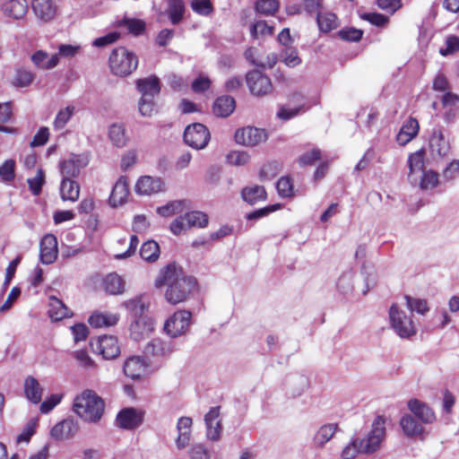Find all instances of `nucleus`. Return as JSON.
I'll use <instances>...</instances> for the list:
<instances>
[{
  "label": "nucleus",
  "instance_id": "f257e3e1",
  "mask_svg": "<svg viewBox=\"0 0 459 459\" xmlns=\"http://www.w3.org/2000/svg\"><path fill=\"white\" fill-rule=\"evenodd\" d=\"M156 287L166 286L165 298L172 305H177L186 300L197 285L196 280L187 276L175 264H169L160 272L155 281Z\"/></svg>",
  "mask_w": 459,
  "mask_h": 459
},
{
  "label": "nucleus",
  "instance_id": "f03ea898",
  "mask_svg": "<svg viewBox=\"0 0 459 459\" xmlns=\"http://www.w3.org/2000/svg\"><path fill=\"white\" fill-rule=\"evenodd\" d=\"M385 436V419L378 415L374 420L370 431L363 438L353 437L342 449V459H354L358 454L372 455L377 452Z\"/></svg>",
  "mask_w": 459,
  "mask_h": 459
},
{
  "label": "nucleus",
  "instance_id": "7ed1b4c3",
  "mask_svg": "<svg viewBox=\"0 0 459 459\" xmlns=\"http://www.w3.org/2000/svg\"><path fill=\"white\" fill-rule=\"evenodd\" d=\"M105 403L92 390H84L74 400L73 411L84 421L97 423L102 418Z\"/></svg>",
  "mask_w": 459,
  "mask_h": 459
},
{
  "label": "nucleus",
  "instance_id": "20e7f679",
  "mask_svg": "<svg viewBox=\"0 0 459 459\" xmlns=\"http://www.w3.org/2000/svg\"><path fill=\"white\" fill-rule=\"evenodd\" d=\"M135 84L142 95L138 101L139 112L143 117H152L155 112L156 107L154 99L160 92V79L155 75H151L146 78L138 79Z\"/></svg>",
  "mask_w": 459,
  "mask_h": 459
},
{
  "label": "nucleus",
  "instance_id": "39448f33",
  "mask_svg": "<svg viewBox=\"0 0 459 459\" xmlns=\"http://www.w3.org/2000/svg\"><path fill=\"white\" fill-rule=\"evenodd\" d=\"M108 65L113 74L126 77L137 68L138 57L126 48L119 47L110 53Z\"/></svg>",
  "mask_w": 459,
  "mask_h": 459
},
{
  "label": "nucleus",
  "instance_id": "423d86ee",
  "mask_svg": "<svg viewBox=\"0 0 459 459\" xmlns=\"http://www.w3.org/2000/svg\"><path fill=\"white\" fill-rule=\"evenodd\" d=\"M391 326L401 338H410L416 334L417 330L411 316L400 309L395 304L389 309Z\"/></svg>",
  "mask_w": 459,
  "mask_h": 459
},
{
  "label": "nucleus",
  "instance_id": "0eeeda50",
  "mask_svg": "<svg viewBox=\"0 0 459 459\" xmlns=\"http://www.w3.org/2000/svg\"><path fill=\"white\" fill-rule=\"evenodd\" d=\"M209 217L206 213L200 211H193L178 217L170 224V230L175 235H179L182 231L192 227L205 228L208 225Z\"/></svg>",
  "mask_w": 459,
  "mask_h": 459
},
{
  "label": "nucleus",
  "instance_id": "6e6552de",
  "mask_svg": "<svg viewBox=\"0 0 459 459\" xmlns=\"http://www.w3.org/2000/svg\"><path fill=\"white\" fill-rule=\"evenodd\" d=\"M192 314L188 310L175 312L164 325V330L172 338L186 333L191 325Z\"/></svg>",
  "mask_w": 459,
  "mask_h": 459
},
{
  "label": "nucleus",
  "instance_id": "1a4fd4ad",
  "mask_svg": "<svg viewBox=\"0 0 459 459\" xmlns=\"http://www.w3.org/2000/svg\"><path fill=\"white\" fill-rule=\"evenodd\" d=\"M184 141L194 149H204L210 141V132L208 128L201 123L189 125L185 129Z\"/></svg>",
  "mask_w": 459,
  "mask_h": 459
},
{
  "label": "nucleus",
  "instance_id": "9d476101",
  "mask_svg": "<svg viewBox=\"0 0 459 459\" xmlns=\"http://www.w3.org/2000/svg\"><path fill=\"white\" fill-rule=\"evenodd\" d=\"M247 84L255 96H264L273 90L271 79L258 70H253L246 75Z\"/></svg>",
  "mask_w": 459,
  "mask_h": 459
},
{
  "label": "nucleus",
  "instance_id": "9b49d317",
  "mask_svg": "<svg viewBox=\"0 0 459 459\" xmlns=\"http://www.w3.org/2000/svg\"><path fill=\"white\" fill-rule=\"evenodd\" d=\"M89 163V159L85 155H71L67 160L60 163V172L63 179H72L79 176L82 169L85 168Z\"/></svg>",
  "mask_w": 459,
  "mask_h": 459
},
{
  "label": "nucleus",
  "instance_id": "f8f14e48",
  "mask_svg": "<svg viewBox=\"0 0 459 459\" xmlns=\"http://www.w3.org/2000/svg\"><path fill=\"white\" fill-rule=\"evenodd\" d=\"M266 140V134L264 130L256 127H244L238 129L235 133V141L237 143L255 146Z\"/></svg>",
  "mask_w": 459,
  "mask_h": 459
},
{
  "label": "nucleus",
  "instance_id": "ddd939ff",
  "mask_svg": "<svg viewBox=\"0 0 459 459\" xmlns=\"http://www.w3.org/2000/svg\"><path fill=\"white\" fill-rule=\"evenodd\" d=\"M0 10L5 17L20 21L27 14L28 4L26 0H4Z\"/></svg>",
  "mask_w": 459,
  "mask_h": 459
},
{
  "label": "nucleus",
  "instance_id": "4468645a",
  "mask_svg": "<svg viewBox=\"0 0 459 459\" xmlns=\"http://www.w3.org/2000/svg\"><path fill=\"white\" fill-rule=\"evenodd\" d=\"M31 8L37 19L43 22L52 21L57 13V5L53 0H31Z\"/></svg>",
  "mask_w": 459,
  "mask_h": 459
},
{
  "label": "nucleus",
  "instance_id": "2eb2a0df",
  "mask_svg": "<svg viewBox=\"0 0 459 459\" xmlns=\"http://www.w3.org/2000/svg\"><path fill=\"white\" fill-rule=\"evenodd\" d=\"M79 430L78 421L68 418L56 423L50 431L51 437L56 440L68 439L74 437Z\"/></svg>",
  "mask_w": 459,
  "mask_h": 459
},
{
  "label": "nucleus",
  "instance_id": "dca6fc26",
  "mask_svg": "<svg viewBox=\"0 0 459 459\" xmlns=\"http://www.w3.org/2000/svg\"><path fill=\"white\" fill-rule=\"evenodd\" d=\"M174 351L175 345L172 342L155 338L146 344L143 352L146 356L166 358L171 355Z\"/></svg>",
  "mask_w": 459,
  "mask_h": 459
},
{
  "label": "nucleus",
  "instance_id": "f3484780",
  "mask_svg": "<svg viewBox=\"0 0 459 459\" xmlns=\"http://www.w3.org/2000/svg\"><path fill=\"white\" fill-rule=\"evenodd\" d=\"M408 408L411 411V415L422 424H431L436 420V415L433 410L420 400H410L408 402Z\"/></svg>",
  "mask_w": 459,
  "mask_h": 459
},
{
  "label": "nucleus",
  "instance_id": "a211bd4d",
  "mask_svg": "<svg viewBox=\"0 0 459 459\" xmlns=\"http://www.w3.org/2000/svg\"><path fill=\"white\" fill-rule=\"evenodd\" d=\"M429 147L433 153L437 154L439 157H446L450 152V143L445 138L443 129L440 126L433 128L429 139Z\"/></svg>",
  "mask_w": 459,
  "mask_h": 459
},
{
  "label": "nucleus",
  "instance_id": "6ab92c4d",
  "mask_svg": "<svg viewBox=\"0 0 459 459\" xmlns=\"http://www.w3.org/2000/svg\"><path fill=\"white\" fill-rule=\"evenodd\" d=\"M220 407H212L204 416L206 437L212 441H217L221 437V424L219 420Z\"/></svg>",
  "mask_w": 459,
  "mask_h": 459
},
{
  "label": "nucleus",
  "instance_id": "aec40b11",
  "mask_svg": "<svg viewBox=\"0 0 459 459\" xmlns=\"http://www.w3.org/2000/svg\"><path fill=\"white\" fill-rule=\"evenodd\" d=\"M193 420L190 417H180L177 423L178 437L175 440L176 446L181 450L186 448L191 440Z\"/></svg>",
  "mask_w": 459,
  "mask_h": 459
},
{
  "label": "nucleus",
  "instance_id": "412c9836",
  "mask_svg": "<svg viewBox=\"0 0 459 459\" xmlns=\"http://www.w3.org/2000/svg\"><path fill=\"white\" fill-rule=\"evenodd\" d=\"M57 257V240L52 234L46 235L40 241V261L50 264Z\"/></svg>",
  "mask_w": 459,
  "mask_h": 459
},
{
  "label": "nucleus",
  "instance_id": "4be33fe9",
  "mask_svg": "<svg viewBox=\"0 0 459 459\" xmlns=\"http://www.w3.org/2000/svg\"><path fill=\"white\" fill-rule=\"evenodd\" d=\"M153 330V321L149 316L134 318L130 325V335L134 341L147 337Z\"/></svg>",
  "mask_w": 459,
  "mask_h": 459
},
{
  "label": "nucleus",
  "instance_id": "5701e85b",
  "mask_svg": "<svg viewBox=\"0 0 459 459\" xmlns=\"http://www.w3.org/2000/svg\"><path fill=\"white\" fill-rule=\"evenodd\" d=\"M97 349L106 359H114L120 354L117 338L112 335L100 337Z\"/></svg>",
  "mask_w": 459,
  "mask_h": 459
},
{
  "label": "nucleus",
  "instance_id": "b1692460",
  "mask_svg": "<svg viewBox=\"0 0 459 459\" xmlns=\"http://www.w3.org/2000/svg\"><path fill=\"white\" fill-rule=\"evenodd\" d=\"M164 190V183L160 178L144 176L138 179L135 191L139 195H150Z\"/></svg>",
  "mask_w": 459,
  "mask_h": 459
},
{
  "label": "nucleus",
  "instance_id": "393cba45",
  "mask_svg": "<svg viewBox=\"0 0 459 459\" xmlns=\"http://www.w3.org/2000/svg\"><path fill=\"white\" fill-rule=\"evenodd\" d=\"M400 427L403 434L408 437H420L424 435L425 429L422 423L411 414H405L400 420Z\"/></svg>",
  "mask_w": 459,
  "mask_h": 459
},
{
  "label": "nucleus",
  "instance_id": "a878e982",
  "mask_svg": "<svg viewBox=\"0 0 459 459\" xmlns=\"http://www.w3.org/2000/svg\"><path fill=\"white\" fill-rule=\"evenodd\" d=\"M142 422L141 416L134 408H126L117 416V424L122 429H133Z\"/></svg>",
  "mask_w": 459,
  "mask_h": 459
},
{
  "label": "nucleus",
  "instance_id": "bb28decb",
  "mask_svg": "<svg viewBox=\"0 0 459 459\" xmlns=\"http://www.w3.org/2000/svg\"><path fill=\"white\" fill-rule=\"evenodd\" d=\"M147 364L139 356H132L124 363L125 375L132 379H138L144 373Z\"/></svg>",
  "mask_w": 459,
  "mask_h": 459
},
{
  "label": "nucleus",
  "instance_id": "cd10ccee",
  "mask_svg": "<svg viewBox=\"0 0 459 459\" xmlns=\"http://www.w3.org/2000/svg\"><path fill=\"white\" fill-rule=\"evenodd\" d=\"M123 305L134 318L146 316L144 313L149 307V299L146 295L141 294L125 301Z\"/></svg>",
  "mask_w": 459,
  "mask_h": 459
},
{
  "label": "nucleus",
  "instance_id": "c85d7f7f",
  "mask_svg": "<svg viewBox=\"0 0 459 459\" xmlns=\"http://www.w3.org/2000/svg\"><path fill=\"white\" fill-rule=\"evenodd\" d=\"M129 194L128 185L126 177H120L115 184L109 196V204L116 207L123 204Z\"/></svg>",
  "mask_w": 459,
  "mask_h": 459
},
{
  "label": "nucleus",
  "instance_id": "c756f323",
  "mask_svg": "<svg viewBox=\"0 0 459 459\" xmlns=\"http://www.w3.org/2000/svg\"><path fill=\"white\" fill-rule=\"evenodd\" d=\"M236 108L234 98L227 95L218 97L212 106V111L215 116L221 117H229Z\"/></svg>",
  "mask_w": 459,
  "mask_h": 459
},
{
  "label": "nucleus",
  "instance_id": "7c9ffc66",
  "mask_svg": "<svg viewBox=\"0 0 459 459\" xmlns=\"http://www.w3.org/2000/svg\"><path fill=\"white\" fill-rule=\"evenodd\" d=\"M108 135L110 142L117 148H123L126 145L129 138L123 124L114 123L109 126Z\"/></svg>",
  "mask_w": 459,
  "mask_h": 459
},
{
  "label": "nucleus",
  "instance_id": "2f4dec72",
  "mask_svg": "<svg viewBox=\"0 0 459 459\" xmlns=\"http://www.w3.org/2000/svg\"><path fill=\"white\" fill-rule=\"evenodd\" d=\"M103 287L110 295H119L125 290V281L116 273H108L103 280Z\"/></svg>",
  "mask_w": 459,
  "mask_h": 459
},
{
  "label": "nucleus",
  "instance_id": "473e14b6",
  "mask_svg": "<svg viewBox=\"0 0 459 459\" xmlns=\"http://www.w3.org/2000/svg\"><path fill=\"white\" fill-rule=\"evenodd\" d=\"M42 387L33 377H28L24 382V393L26 398L33 403H39L42 397Z\"/></svg>",
  "mask_w": 459,
  "mask_h": 459
},
{
  "label": "nucleus",
  "instance_id": "72a5a7b5",
  "mask_svg": "<svg viewBox=\"0 0 459 459\" xmlns=\"http://www.w3.org/2000/svg\"><path fill=\"white\" fill-rule=\"evenodd\" d=\"M49 317L53 321H59L70 316L69 308L59 299L51 296L49 298Z\"/></svg>",
  "mask_w": 459,
  "mask_h": 459
},
{
  "label": "nucleus",
  "instance_id": "f704fd0d",
  "mask_svg": "<svg viewBox=\"0 0 459 459\" xmlns=\"http://www.w3.org/2000/svg\"><path fill=\"white\" fill-rule=\"evenodd\" d=\"M118 319L119 316L117 314L95 312L90 316L88 322L92 327L100 328L115 325Z\"/></svg>",
  "mask_w": 459,
  "mask_h": 459
},
{
  "label": "nucleus",
  "instance_id": "c9c22d12",
  "mask_svg": "<svg viewBox=\"0 0 459 459\" xmlns=\"http://www.w3.org/2000/svg\"><path fill=\"white\" fill-rule=\"evenodd\" d=\"M80 186L76 181L72 179H62L60 195L64 201L75 202L79 198Z\"/></svg>",
  "mask_w": 459,
  "mask_h": 459
},
{
  "label": "nucleus",
  "instance_id": "e433bc0d",
  "mask_svg": "<svg viewBox=\"0 0 459 459\" xmlns=\"http://www.w3.org/2000/svg\"><path fill=\"white\" fill-rule=\"evenodd\" d=\"M338 429L335 423H329L323 425L316 433L314 437V444L317 447H323L328 441H330Z\"/></svg>",
  "mask_w": 459,
  "mask_h": 459
},
{
  "label": "nucleus",
  "instance_id": "4c0bfd02",
  "mask_svg": "<svg viewBox=\"0 0 459 459\" xmlns=\"http://www.w3.org/2000/svg\"><path fill=\"white\" fill-rule=\"evenodd\" d=\"M316 16L318 28L322 32H329L338 26V19L333 13L322 10Z\"/></svg>",
  "mask_w": 459,
  "mask_h": 459
},
{
  "label": "nucleus",
  "instance_id": "58836bf2",
  "mask_svg": "<svg viewBox=\"0 0 459 459\" xmlns=\"http://www.w3.org/2000/svg\"><path fill=\"white\" fill-rule=\"evenodd\" d=\"M291 102H301L299 106L290 107V105L283 106L278 112V117L283 120H288L297 116L304 108V97L301 94H294Z\"/></svg>",
  "mask_w": 459,
  "mask_h": 459
},
{
  "label": "nucleus",
  "instance_id": "ea45409f",
  "mask_svg": "<svg viewBox=\"0 0 459 459\" xmlns=\"http://www.w3.org/2000/svg\"><path fill=\"white\" fill-rule=\"evenodd\" d=\"M241 196L247 203L255 204L258 201L266 199V192L261 186H247L242 189Z\"/></svg>",
  "mask_w": 459,
  "mask_h": 459
},
{
  "label": "nucleus",
  "instance_id": "a19ab883",
  "mask_svg": "<svg viewBox=\"0 0 459 459\" xmlns=\"http://www.w3.org/2000/svg\"><path fill=\"white\" fill-rule=\"evenodd\" d=\"M185 4L183 0H169L168 15L172 24H178L184 18Z\"/></svg>",
  "mask_w": 459,
  "mask_h": 459
},
{
  "label": "nucleus",
  "instance_id": "79ce46f5",
  "mask_svg": "<svg viewBox=\"0 0 459 459\" xmlns=\"http://www.w3.org/2000/svg\"><path fill=\"white\" fill-rule=\"evenodd\" d=\"M141 257L147 262H154L160 256V246L154 240L144 242L140 249Z\"/></svg>",
  "mask_w": 459,
  "mask_h": 459
},
{
  "label": "nucleus",
  "instance_id": "37998d69",
  "mask_svg": "<svg viewBox=\"0 0 459 459\" xmlns=\"http://www.w3.org/2000/svg\"><path fill=\"white\" fill-rule=\"evenodd\" d=\"M74 113V107L67 106L65 108H62L56 114L54 122L53 127L56 131H60L65 128L66 124L71 119L72 116Z\"/></svg>",
  "mask_w": 459,
  "mask_h": 459
},
{
  "label": "nucleus",
  "instance_id": "c03bdc74",
  "mask_svg": "<svg viewBox=\"0 0 459 459\" xmlns=\"http://www.w3.org/2000/svg\"><path fill=\"white\" fill-rule=\"evenodd\" d=\"M280 7L277 0H257L255 4L256 13L262 15H273Z\"/></svg>",
  "mask_w": 459,
  "mask_h": 459
},
{
  "label": "nucleus",
  "instance_id": "a18cd8bd",
  "mask_svg": "<svg viewBox=\"0 0 459 459\" xmlns=\"http://www.w3.org/2000/svg\"><path fill=\"white\" fill-rule=\"evenodd\" d=\"M409 165V178H411L412 175L419 172H423L424 167V156L422 152H416L410 155L408 159Z\"/></svg>",
  "mask_w": 459,
  "mask_h": 459
},
{
  "label": "nucleus",
  "instance_id": "49530a36",
  "mask_svg": "<svg viewBox=\"0 0 459 459\" xmlns=\"http://www.w3.org/2000/svg\"><path fill=\"white\" fill-rule=\"evenodd\" d=\"M353 278L354 275L352 273H344L340 276L337 281V289L338 290L347 296L350 295L353 290Z\"/></svg>",
  "mask_w": 459,
  "mask_h": 459
},
{
  "label": "nucleus",
  "instance_id": "de8ad7c7",
  "mask_svg": "<svg viewBox=\"0 0 459 459\" xmlns=\"http://www.w3.org/2000/svg\"><path fill=\"white\" fill-rule=\"evenodd\" d=\"M120 25L126 26L129 32L134 36L143 34L146 29L145 22L140 19L125 18L120 22Z\"/></svg>",
  "mask_w": 459,
  "mask_h": 459
},
{
  "label": "nucleus",
  "instance_id": "09e8293b",
  "mask_svg": "<svg viewBox=\"0 0 459 459\" xmlns=\"http://www.w3.org/2000/svg\"><path fill=\"white\" fill-rule=\"evenodd\" d=\"M184 201H172L166 205L157 208V212L163 217H169L176 213H179L184 210Z\"/></svg>",
  "mask_w": 459,
  "mask_h": 459
},
{
  "label": "nucleus",
  "instance_id": "8fccbe9b",
  "mask_svg": "<svg viewBox=\"0 0 459 459\" xmlns=\"http://www.w3.org/2000/svg\"><path fill=\"white\" fill-rule=\"evenodd\" d=\"M404 299L406 300V306L411 312L416 311L419 314L424 315L429 309L426 299H415L408 295H406Z\"/></svg>",
  "mask_w": 459,
  "mask_h": 459
},
{
  "label": "nucleus",
  "instance_id": "3c124183",
  "mask_svg": "<svg viewBox=\"0 0 459 459\" xmlns=\"http://www.w3.org/2000/svg\"><path fill=\"white\" fill-rule=\"evenodd\" d=\"M189 459H211L209 449L201 443L194 444L188 450Z\"/></svg>",
  "mask_w": 459,
  "mask_h": 459
},
{
  "label": "nucleus",
  "instance_id": "603ef678",
  "mask_svg": "<svg viewBox=\"0 0 459 459\" xmlns=\"http://www.w3.org/2000/svg\"><path fill=\"white\" fill-rule=\"evenodd\" d=\"M193 11L200 15L207 16L213 11L212 4L210 0H193L191 2Z\"/></svg>",
  "mask_w": 459,
  "mask_h": 459
},
{
  "label": "nucleus",
  "instance_id": "864d4df0",
  "mask_svg": "<svg viewBox=\"0 0 459 459\" xmlns=\"http://www.w3.org/2000/svg\"><path fill=\"white\" fill-rule=\"evenodd\" d=\"M438 184V174L433 170L423 171L420 180L422 189H433Z\"/></svg>",
  "mask_w": 459,
  "mask_h": 459
},
{
  "label": "nucleus",
  "instance_id": "5fc2aeb1",
  "mask_svg": "<svg viewBox=\"0 0 459 459\" xmlns=\"http://www.w3.org/2000/svg\"><path fill=\"white\" fill-rule=\"evenodd\" d=\"M15 161L7 160L0 166V177L4 182H11L15 177Z\"/></svg>",
  "mask_w": 459,
  "mask_h": 459
},
{
  "label": "nucleus",
  "instance_id": "6e6d98bb",
  "mask_svg": "<svg viewBox=\"0 0 459 459\" xmlns=\"http://www.w3.org/2000/svg\"><path fill=\"white\" fill-rule=\"evenodd\" d=\"M28 185L34 195H39L41 192L45 181V175L41 169H39L35 177L29 178Z\"/></svg>",
  "mask_w": 459,
  "mask_h": 459
},
{
  "label": "nucleus",
  "instance_id": "4d7b16f0",
  "mask_svg": "<svg viewBox=\"0 0 459 459\" xmlns=\"http://www.w3.org/2000/svg\"><path fill=\"white\" fill-rule=\"evenodd\" d=\"M282 61L289 67H296L301 64L298 50L293 48H287L282 53Z\"/></svg>",
  "mask_w": 459,
  "mask_h": 459
},
{
  "label": "nucleus",
  "instance_id": "13d9d810",
  "mask_svg": "<svg viewBox=\"0 0 459 459\" xmlns=\"http://www.w3.org/2000/svg\"><path fill=\"white\" fill-rule=\"evenodd\" d=\"M227 160L231 165L243 166L249 160V155L244 151H232L227 155Z\"/></svg>",
  "mask_w": 459,
  "mask_h": 459
},
{
  "label": "nucleus",
  "instance_id": "bf43d9fd",
  "mask_svg": "<svg viewBox=\"0 0 459 459\" xmlns=\"http://www.w3.org/2000/svg\"><path fill=\"white\" fill-rule=\"evenodd\" d=\"M276 188L281 197H290L293 195V186L288 177L281 178L276 184Z\"/></svg>",
  "mask_w": 459,
  "mask_h": 459
},
{
  "label": "nucleus",
  "instance_id": "052dcab7",
  "mask_svg": "<svg viewBox=\"0 0 459 459\" xmlns=\"http://www.w3.org/2000/svg\"><path fill=\"white\" fill-rule=\"evenodd\" d=\"M459 50V38L455 35L448 36L446 39V47L439 49L441 56H446Z\"/></svg>",
  "mask_w": 459,
  "mask_h": 459
},
{
  "label": "nucleus",
  "instance_id": "680f3d73",
  "mask_svg": "<svg viewBox=\"0 0 459 459\" xmlns=\"http://www.w3.org/2000/svg\"><path fill=\"white\" fill-rule=\"evenodd\" d=\"M321 159V152L319 149H313L310 152H305L299 159V163L301 167L312 166L316 161Z\"/></svg>",
  "mask_w": 459,
  "mask_h": 459
},
{
  "label": "nucleus",
  "instance_id": "e2e57ef3",
  "mask_svg": "<svg viewBox=\"0 0 459 459\" xmlns=\"http://www.w3.org/2000/svg\"><path fill=\"white\" fill-rule=\"evenodd\" d=\"M280 207H281V205L278 204L268 205L266 207H264V208H261V209H258L256 211L247 213L246 218L248 221L259 220L261 218H264V217L269 215L271 212L277 211L278 209H280Z\"/></svg>",
  "mask_w": 459,
  "mask_h": 459
},
{
  "label": "nucleus",
  "instance_id": "0e129e2a",
  "mask_svg": "<svg viewBox=\"0 0 459 459\" xmlns=\"http://www.w3.org/2000/svg\"><path fill=\"white\" fill-rule=\"evenodd\" d=\"M34 79V75L31 72L24 69H18L16 71L14 83L16 86L26 87L29 86Z\"/></svg>",
  "mask_w": 459,
  "mask_h": 459
},
{
  "label": "nucleus",
  "instance_id": "69168bd1",
  "mask_svg": "<svg viewBox=\"0 0 459 459\" xmlns=\"http://www.w3.org/2000/svg\"><path fill=\"white\" fill-rule=\"evenodd\" d=\"M273 28L269 26L264 21H258L251 26L250 32L253 38L256 39L258 35H271Z\"/></svg>",
  "mask_w": 459,
  "mask_h": 459
},
{
  "label": "nucleus",
  "instance_id": "338daca9",
  "mask_svg": "<svg viewBox=\"0 0 459 459\" xmlns=\"http://www.w3.org/2000/svg\"><path fill=\"white\" fill-rule=\"evenodd\" d=\"M120 37L117 31L109 32L103 37L97 38L93 40L92 45L97 48H103L116 42Z\"/></svg>",
  "mask_w": 459,
  "mask_h": 459
},
{
  "label": "nucleus",
  "instance_id": "774afa93",
  "mask_svg": "<svg viewBox=\"0 0 459 459\" xmlns=\"http://www.w3.org/2000/svg\"><path fill=\"white\" fill-rule=\"evenodd\" d=\"M341 39L347 41H359L363 35L362 30L354 28H349L347 30H342L339 31Z\"/></svg>",
  "mask_w": 459,
  "mask_h": 459
}]
</instances>
